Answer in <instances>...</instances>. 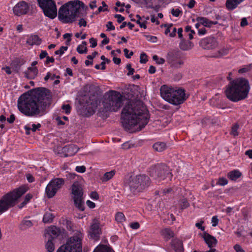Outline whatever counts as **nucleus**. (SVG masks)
Here are the masks:
<instances>
[{"instance_id": "1", "label": "nucleus", "mask_w": 252, "mask_h": 252, "mask_svg": "<svg viewBox=\"0 0 252 252\" xmlns=\"http://www.w3.org/2000/svg\"><path fill=\"white\" fill-rule=\"evenodd\" d=\"M52 102L51 91L43 87L32 89L22 94L18 100L19 110L27 116L42 115Z\"/></svg>"}, {"instance_id": "2", "label": "nucleus", "mask_w": 252, "mask_h": 252, "mask_svg": "<svg viewBox=\"0 0 252 252\" xmlns=\"http://www.w3.org/2000/svg\"><path fill=\"white\" fill-rule=\"evenodd\" d=\"M122 124L125 129L132 130L138 125L137 131L141 130L149 122L150 116L146 107L140 100H130L122 111Z\"/></svg>"}, {"instance_id": "3", "label": "nucleus", "mask_w": 252, "mask_h": 252, "mask_svg": "<svg viewBox=\"0 0 252 252\" xmlns=\"http://www.w3.org/2000/svg\"><path fill=\"white\" fill-rule=\"evenodd\" d=\"M231 73L227 79L230 81L224 91L226 97L232 102H238L247 97L250 86L248 80L244 78H238L231 80Z\"/></svg>"}, {"instance_id": "4", "label": "nucleus", "mask_w": 252, "mask_h": 252, "mask_svg": "<svg viewBox=\"0 0 252 252\" xmlns=\"http://www.w3.org/2000/svg\"><path fill=\"white\" fill-rule=\"evenodd\" d=\"M81 8L87 9L88 7L79 0L69 1L59 8L58 18L63 23H72L77 18L81 17L80 13Z\"/></svg>"}, {"instance_id": "5", "label": "nucleus", "mask_w": 252, "mask_h": 252, "mask_svg": "<svg viewBox=\"0 0 252 252\" xmlns=\"http://www.w3.org/2000/svg\"><path fill=\"white\" fill-rule=\"evenodd\" d=\"M27 190V187L21 186L3 195L0 199V214L7 211L17 204L20 198Z\"/></svg>"}, {"instance_id": "6", "label": "nucleus", "mask_w": 252, "mask_h": 252, "mask_svg": "<svg viewBox=\"0 0 252 252\" xmlns=\"http://www.w3.org/2000/svg\"><path fill=\"white\" fill-rule=\"evenodd\" d=\"M124 97L120 93L115 91H110L106 93L102 100V111H117L122 106Z\"/></svg>"}, {"instance_id": "7", "label": "nucleus", "mask_w": 252, "mask_h": 252, "mask_svg": "<svg viewBox=\"0 0 252 252\" xmlns=\"http://www.w3.org/2000/svg\"><path fill=\"white\" fill-rule=\"evenodd\" d=\"M151 184L149 177L145 174L130 175L126 182L130 191L133 193L141 192Z\"/></svg>"}, {"instance_id": "8", "label": "nucleus", "mask_w": 252, "mask_h": 252, "mask_svg": "<svg viewBox=\"0 0 252 252\" xmlns=\"http://www.w3.org/2000/svg\"><path fill=\"white\" fill-rule=\"evenodd\" d=\"M149 172L152 177L158 181L166 179H170L172 176L168 167L163 163L157 164L151 166Z\"/></svg>"}, {"instance_id": "9", "label": "nucleus", "mask_w": 252, "mask_h": 252, "mask_svg": "<svg viewBox=\"0 0 252 252\" xmlns=\"http://www.w3.org/2000/svg\"><path fill=\"white\" fill-rule=\"evenodd\" d=\"M71 194L75 206L79 210L83 211L85 210L83 201V190L81 184L75 181L71 186Z\"/></svg>"}, {"instance_id": "10", "label": "nucleus", "mask_w": 252, "mask_h": 252, "mask_svg": "<svg viewBox=\"0 0 252 252\" xmlns=\"http://www.w3.org/2000/svg\"><path fill=\"white\" fill-rule=\"evenodd\" d=\"M57 252H82L81 239L76 236L69 238L66 244L61 246Z\"/></svg>"}, {"instance_id": "11", "label": "nucleus", "mask_w": 252, "mask_h": 252, "mask_svg": "<svg viewBox=\"0 0 252 252\" xmlns=\"http://www.w3.org/2000/svg\"><path fill=\"white\" fill-rule=\"evenodd\" d=\"M37 1L39 6L46 17L53 19L57 16V6L53 0H37Z\"/></svg>"}, {"instance_id": "12", "label": "nucleus", "mask_w": 252, "mask_h": 252, "mask_svg": "<svg viewBox=\"0 0 252 252\" xmlns=\"http://www.w3.org/2000/svg\"><path fill=\"white\" fill-rule=\"evenodd\" d=\"M64 184V180L63 178H57L52 179L45 189L47 197L49 198L54 197Z\"/></svg>"}, {"instance_id": "13", "label": "nucleus", "mask_w": 252, "mask_h": 252, "mask_svg": "<svg viewBox=\"0 0 252 252\" xmlns=\"http://www.w3.org/2000/svg\"><path fill=\"white\" fill-rule=\"evenodd\" d=\"M100 101L96 94H90L86 100V109L89 114L88 116L94 114Z\"/></svg>"}, {"instance_id": "14", "label": "nucleus", "mask_w": 252, "mask_h": 252, "mask_svg": "<svg viewBox=\"0 0 252 252\" xmlns=\"http://www.w3.org/2000/svg\"><path fill=\"white\" fill-rule=\"evenodd\" d=\"M182 54L179 51H172L168 53L167 60L172 67L177 68L184 63L181 59Z\"/></svg>"}, {"instance_id": "15", "label": "nucleus", "mask_w": 252, "mask_h": 252, "mask_svg": "<svg viewBox=\"0 0 252 252\" xmlns=\"http://www.w3.org/2000/svg\"><path fill=\"white\" fill-rule=\"evenodd\" d=\"M187 97L186 96L185 90H175L171 98V100L174 101H169V103L175 105H178L183 103Z\"/></svg>"}, {"instance_id": "16", "label": "nucleus", "mask_w": 252, "mask_h": 252, "mask_svg": "<svg viewBox=\"0 0 252 252\" xmlns=\"http://www.w3.org/2000/svg\"><path fill=\"white\" fill-rule=\"evenodd\" d=\"M101 233V231L99 227V223L97 220L94 219L93 223L90 226V229L89 232L90 238L97 241L99 240Z\"/></svg>"}, {"instance_id": "17", "label": "nucleus", "mask_w": 252, "mask_h": 252, "mask_svg": "<svg viewBox=\"0 0 252 252\" xmlns=\"http://www.w3.org/2000/svg\"><path fill=\"white\" fill-rule=\"evenodd\" d=\"M28 3L24 0H22L17 3L13 8L14 14L18 16L26 14L29 10Z\"/></svg>"}, {"instance_id": "18", "label": "nucleus", "mask_w": 252, "mask_h": 252, "mask_svg": "<svg viewBox=\"0 0 252 252\" xmlns=\"http://www.w3.org/2000/svg\"><path fill=\"white\" fill-rule=\"evenodd\" d=\"M199 45L204 49L212 50L218 47V44L215 37L210 36L202 39Z\"/></svg>"}, {"instance_id": "19", "label": "nucleus", "mask_w": 252, "mask_h": 252, "mask_svg": "<svg viewBox=\"0 0 252 252\" xmlns=\"http://www.w3.org/2000/svg\"><path fill=\"white\" fill-rule=\"evenodd\" d=\"M79 148L77 146L74 144H70L62 148L61 152H59V154L63 157L72 156L76 154Z\"/></svg>"}, {"instance_id": "20", "label": "nucleus", "mask_w": 252, "mask_h": 252, "mask_svg": "<svg viewBox=\"0 0 252 252\" xmlns=\"http://www.w3.org/2000/svg\"><path fill=\"white\" fill-rule=\"evenodd\" d=\"M174 90V89L168 87L166 85H162L160 89V95L166 101L168 102L169 101H173L171 100V98Z\"/></svg>"}, {"instance_id": "21", "label": "nucleus", "mask_w": 252, "mask_h": 252, "mask_svg": "<svg viewBox=\"0 0 252 252\" xmlns=\"http://www.w3.org/2000/svg\"><path fill=\"white\" fill-rule=\"evenodd\" d=\"M203 238L209 248L215 247L217 244L216 238L206 232L203 233Z\"/></svg>"}, {"instance_id": "22", "label": "nucleus", "mask_w": 252, "mask_h": 252, "mask_svg": "<svg viewBox=\"0 0 252 252\" xmlns=\"http://www.w3.org/2000/svg\"><path fill=\"white\" fill-rule=\"evenodd\" d=\"M60 230L59 228L55 226H52L49 227L47 230L45 236L46 237H48V238L54 239L60 235Z\"/></svg>"}, {"instance_id": "23", "label": "nucleus", "mask_w": 252, "mask_h": 252, "mask_svg": "<svg viewBox=\"0 0 252 252\" xmlns=\"http://www.w3.org/2000/svg\"><path fill=\"white\" fill-rule=\"evenodd\" d=\"M41 42L42 39L36 34H31L26 41V43L31 46L39 45Z\"/></svg>"}, {"instance_id": "24", "label": "nucleus", "mask_w": 252, "mask_h": 252, "mask_svg": "<svg viewBox=\"0 0 252 252\" xmlns=\"http://www.w3.org/2000/svg\"><path fill=\"white\" fill-rule=\"evenodd\" d=\"M38 71L36 67H29L27 71L24 72L25 76L30 79H34L38 74Z\"/></svg>"}, {"instance_id": "25", "label": "nucleus", "mask_w": 252, "mask_h": 252, "mask_svg": "<svg viewBox=\"0 0 252 252\" xmlns=\"http://www.w3.org/2000/svg\"><path fill=\"white\" fill-rule=\"evenodd\" d=\"M196 20L198 22H200L201 25L208 28L211 27L213 25H217L218 23L217 21H212L204 17H197Z\"/></svg>"}, {"instance_id": "26", "label": "nucleus", "mask_w": 252, "mask_h": 252, "mask_svg": "<svg viewBox=\"0 0 252 252\" xmlns=\"http://www.w3.org/2000/svg\"><path fill=\"white\" fill-rule=\"evenodd\" d=\"M24 63L25 61L24 60L16 58L11 62L10 65L13 69L16 72H18L21 66L24 64Z\"/></svg>"}, {"instance_id": "27", "label": "nucleus", "mask_w": 252, "mask_h": 252, "mask_svg": "<svg viewBox=\"0 0 252 252\" xmlns=\"http://www.w3.org/2000/svg\"><path fill=\"white\" fill-rule=\"evenodd\" d=\"M29 218V217H26L21 221V223L19 225V229L22 231H24L31 227L33 225V223L32 221L30 220H27V219Z\"/></svg>"}, {"instance_id": "28", "label": "nucleus", "mask_w": 252, "mask_h": 252, "mask_svg": "<svg viewBox=\"0 0 252 252\" xmlns=\"http://www.w3.org/2000/svg\"><path fill=\"white\" fill-rule=\"evenodd\" d=\"M172 247L176 252H183L184 248L182 242L177 239H174L171 242Z\"/></svg>"}, {"instance_id": "29", "label": "nucleus", "mask_w": 252, "mask_h": 252, "mask_svg": "<svg viewBox=\"0 0 252 252\" xmlns=\"http://www.w3.org/2000/svg\"><path fill=\"white\" fill-rule=\"evenodd\" d=\"M168 146L163 142H157L153 145V148L155 152H162L166 150Z\"/></svg>"}, {"instance_id": "30", "label": "nucleus", "mask_w": 252, "mask_h": 252, "mask_svg": "<svg viewBox=\"0 0 252 252\" xmlns=\"http://www.w3.org/2000/svg\"><path fill=\"white\" fill-rule=\"evenodd\" d=\"M244 0H227L225 5L228 10H232L236 8L238 5Z\"/></svg>"}, {"instance_id": "31", "label": "nucleus", "mask_w": 252, "mask_h": 252, "mask_svg": "<svg viewBox=\"0 0 252 252\" xmlns=\"http://www.w3.org/2000/svg\"><path fill=\"white\" fill-rule=\"evenodd\" d=\"M193 46V44L192 42L190 41H187L184 39H181V42L180 43V48L184 51L189 50L192 48Z\"/></svg>"}, {"instance_id": "32", "label": "nucleus", "mask_w": 252, "mask_h": 252, "mask_svg": "<svg viewBox=\"0 0 252 252\" xmlns=\"http://www.w3.org/2000/svg\"><path fill=\"white\" fill-rule=\"evenodd\" d=\"M241 176V172L238 170H232L227 174V177L232 181H236Z\"/></svg>"}, {"instance_id": "33", "label": "nucleus", "mask_w": 252, "mask_h": 252, "mask_svg": "<svg viewBox=\"0 0 252 252\" xmlns=\"http://www.w3.org/2000/svg\"><path fill=\"white\" fill-rule=\"evenodd\" d=\"M94 252H115L114 250L109 246L105 245H99L94 250Z\"/></svg>"}, {"instance_id": "34", "label": "nucleus", "mask_w": 252, "mask_h": 252, "mask_svg": "<svg viewBox=\"0 0 252 252\" xmlns=\"http://www.w3.org/2000/svg\"><path fill=\"white\" fill-rule=\"evenodd\" d=\"M178 205L181 210H183L189 206V203L187 198L183 197H182L178 202Z\"/></svg>"}, {"instance_id": "35", "label": "nucleus", "mask_w": 252, "mask_h": 252, "mask_svg": "<svg viewBox=\"0 0 252 252\" xmlns=\"http://www.w3.org/2000/svg\"><path fill=\"white\" fill-rule=\"evenodd\" d=\"M161 234L166 239H170L174 237V232L169 228H165L161 230Z\"/></svg>"}, {"instance_id": "36", "label": "nucleus", "mask_w": 252, "mask_h": 252, "mask_svg": "<svg viewBox=\"0 0 252 252\" xmlns=\"http://www.w3.org/2000/svg\"><path fill=\"white\" fill-rule=\"evenodd\" d=\"M54 218V216L53 214L51 213H46L43 216V221L44 223H51Z\"/></svg>"}, {"instance_id": "37", "label": "nucleus", "mask_w": 252, "mask_h": 252, "mask_svg": "<svg viewBox=\"0 0 252 252\" xmlns=\"http://www.w3.org/2000/svg\"><path fill=\"white\" fill-rule=\"evenodd\" d=\"M53 239L48 238L45 247L48 252H53L55 249V246L53 243Z\"/></svg>"}, {"instance_id": "38", "label": "nucleus", "mask_w": 252, "mask_h": 252, "mask_svg": "<svg viewBox=\"0 0 252 252\" xmlns=\"http://www.w3.org/2000/svg\"><path fill=\"white\" fill-rule=\"evenodd\" d=\"M115 171L111 170L110 172H108L105 173L103 177L102 180L103 181H107L110 180L115 175Z\"/></svg>"}, {"instance_id": "39", "label": "nucleus", "mask_w": 252, "mask_h": 252, "mask_svg": "<svg viewBox=\"0 0 252 252\" xmlns=\"http://www.w3.org/2000/svg\"><path fill=\"white\" fill-rule=\"evenodd\" d=\"M239 127V124L238 123H235L231 127L230 134L234 137L238 136L239 134V132H238Z\"/></svg>"}, {"instance_id": "40", "label": "nucleus", "mask_w": 252, "mask_h": 252, "mask_svg": "<svg viewBox=\"0 0 252 252\" xmlns=\"http://www.w3.org/2000/svg\"><path fill=\"white\" fill-rule=\"evenodd\" d=\"M228 51L227 49H222L218 51L217 53H215L214 55L211 57L213 58H220L224 55L227 54Z\"/></svg>"}, {"instance_id": "41", "label": "nucleus", "mask_w": 252, "mask_h": 252, "mask_svg": "<svg viewBox=\"0 0 252 252\" xmlns=\"http://www.w3.org/2000/svg\"><path fill=\"white\" fill-rule=\"evenodd\" d=\"M115 220L118 222H122L125 220V217L123 213L118 212L115 215Z\"/></svg>"}, {"instance_id": "42", "label": "nucleus", "mask_w": 252, "mask_h": 252, "mask_svg": "<svg viewBox=\"0 0 252 252\" xmlns=\"http://www.w3.org/2000/svg\"><path fill=\"white\" fill-rule=\"evenodd\" d=\"M227 183L228 180L224 177L220 178L217 182V185H219L222 186L227 185Z\"/></svg>"}, {"instance_id": "43", "label": "nucleus", "mask_w": 252, "mask_h": 252, "mask_svg": "<svg viewBox=\"0 0 252 252\" xmlns=\"http://www.w3.org/2000/svg\"><path fill=\"white\" fill-rule=\"evenodd\" d=\"M212 123L211 120L208 118H204L201 121L202 126L204 127L210 125Z\"/></svg>"}, {"instance_id": "44", "label": "nucleus", "mask_w": 252, "mask_h": 252, "mask_svg": "<svg viewBox=\"0 0 252 252\" xmlns=\"http://www.w3.org/2000/svg\"><path fill=\"white\" fill-rule=\"evenodd\" d=\"M68 47L67 46H61L59 50L55 51V54L56 55H62L65 51L67 50Z\"/></svg>"}, {"instance_id": "45", "label": "nucleus", "mask_w": 252, "mask_h": 252, "mask_svg": "<svg viewBox=\"0 0 252 252\" xmlns=\"http://www.w3.org/2000/svg\"><path fill=\"white\" fill-rule=\"evenodd\" d=\"M140 59V62L141 63H146L148 61L147 56L144 53L141 54Z\"/></svg>"}, {"instance_id": "46", "label": "nucleus", "mask_w": 252, "mask_h": 252, "mask_svg": "<svg viewBox=\"0 0 252 252\" xmlns=\"http://www.w3.org/2000/svg\"><path fill=\"white\" fill-rule=\"evenodd\" d=\"M83 46H82V45H79L78 46V47L76 49V50L78 53L82 54H86L87 53L88 49L86 47H84V50H80V48H83Z\"/></svg>"}, {"instance_id": "47", "label": "nucleus", "mask_w": 252, "mask_h": 252, "mask_svg": "<svg viewBox=\"0 0 252 252\" xmlns=\"http://www.w3.org/2000/svg\"><path fill=\"white\" fill-rule=\"evenodd\" d=\"M62 108L65 111L66 114H68L70 113L71 106L69 104H63L62 105Z\"/></svg>"}, {"instance_id": "48", "label": "nucleus", "mask_w": 252, "mask_h": 252, "mask_svg": "<svg viewBox=\"0 0 252 252\" xmlns=\"http://www.w3.org/2000/svg\"><path fill=\"white\" fill-rule=\"evenodd\" d=\"M171 13L173 16L178 17L180 14L182 13V11L178 8L175 9L173 8L171 11Z\"/></svg>"}, {"instance_id": "49", "label": "nucleus", "mask_w": 252, "mask_h": 252, "mask_svg": "<svg viewBox=\"0 0 252 252\" xmlns=\"http://www.w3.org/2000/svg\"><path fill=\"white\" fill-rule=\"evenodd\" d=\"M126 68L127 70H128V72L127 73L128 76L131 75L133 74L134 72V69L131 67V64L128 63L126 64Z\"/></svg>"}, {"instance_id": "50", "label": "nucleus", "mask_w": 252, "mask_h": 252, "mask_svg": "<svg viewBox=\"0 0 252 252\" xmlns=\"http://www.w3.org/2000/svg\"><path fill=\"white\" fill-rule=\"evenodd\" d=\"M86 167L84 165L76 167L75 170L79 173H84L86 171Z\"/></svg>"}, {"instance_id": "51", "label": "nucleus", "mask_w": 252, "mask_h": 252, "mask_svg": "<svg viewBox=\"0 0 252 252\" xmlns=\"http://www.w3.org/2000/svg\"><path fill=\"white\" fill-rule=\"evenodd\" d=\"M250 69H251V65H249L245 67L240 69L238 71V72L239 73H246V72L249 71L250 70Z\"/></svg>"}, {"instance_id": "52", "label": "nucleus", "mask_w": 252, "mask_h": 252, "mask_svg": "<svg viewBox=\"0 0 252 252\" xmlns=\"http://www.w3.org/2000/svg\"><path fill=\"white\" fill-rule=\"evenodd\" d=\"M124 52L125 57L127 59L130 58L133 55V52L132 51H131L129 54V50L126 48L124 49Z\"/></svg>"}, {"instance_id": "53", "label": "nucleus", "mask_w": 252, "mask_h": 252, "mask_svg": "<svg viewBox=\"0 0 252 252\" xmlns=\"http://www.w3.org/2000/svg\"><path fill=\"white\" fill-rule=\"evenodd\" d=\"M90 43L91 44V47L92 48H94L97 45V40L96 39L92 37L89 40Z\"/></svg>"}, {"instance_id": "54", "label": "nucleus", "mask_w": 252, "mask_h": 252, "mask_svg": "<svg viewBox=\"0 0 252 252\" xmlns=\"http://www.w3.org/2000/svg\"><path fill=\"white\" fill-rule=\"evenodd\" d=\"M172 26H173L172 24H164V25H162L161 26V27H167L164 33L165 34H167L168 33H169L170 32V28L171 27H172Z\"/></svg>"}, {"instance_id": "55", "label": "nucleus", "mask_w": 252, "mask_h": 252, "mask_svg": "<svg viewBox=\"0 0 252 252\" xmlns=\"http://www.w3.org/2000/svg\"><path fill=\"white\" fill-rule=\"evenodd\" d=\"M114 17L117 18V22L119 23H122L125 20V17L120 14H115Z\"/></svg>"}, {"instance_id": "56", "label": "nucleus", "mask_w": 252, "mask_h": 252, "mask_svg": "<svg viewBox=\"0 0 252 252\" xmlns=\"http://www.w3.org/2000/svg\"><path fill=\"white\" fill-rule=\"evenodd\" d=\"M106 26L107 28V31L114 30L115 29V27L113 25L112 22L111 21L107 22Z\"/></svg>"}, {"instance_id": "57", "label": "nucleus", "mask_w": 252, "mask_h": 252, "mask_svg": "<svg viewBox=\"0 0 252 252\" xmlns=\"http://www.w3.org/2000/svg\"><path fill=\"white\" fill-rule=\"evenodd\" d=\"M218 222L219 219L217 216H213L212 218V226L214 227L216 226L218 224Z\"/></svg>"}, {"instance_id": "58", "label": "nucleus", "mask_w": 252, "mask_h": 252, "mask_svg": "<svg viewBox=\"0 0 252 252\" xmlns=\"http://www.w3.org/2000/svg\"><path fill=\"white\" fill-rule=\"evenodd\" d=\"M145 37L148 39L149 41L152 42H156L157 40V37L156 36L152 35H145Z\"/></svg>"}, {"instance_id": "59", "label": "nucleus", "mask_w": 252, "mask_h": 252, "mask_svg": "<svg viewBox=\"0 0 252 252\" xmlns=\"http://www.w3.org/2000/svg\"><path fill=\"white\" fill-rule=\"evenodd\" d=\"M78 25L79 27H86L87 26V21L84 18H80L79 20Z\"/></svg>"}, {"instance_id": "60", "label": "nucleus", "mask_w": 252, "mask_h": 252, "mask_svg": "<svg viewBox=\"0 0 252 252\" xmlns=\"http://www.w3.org/2000/svg\"><path fill=\"white\" fill-rule=\"evenodd\" d=\"M234 249L236 251V252H245L241 246L238 244L234 245Z\"/></svg>"}, {"instance_id": "61", "label": "nucleus", "mask_w": 252, "mask_h": 252, "mask_svg": "<svg viewBox=\"0 0 252 252\" xmlns=\"http://www.w3.org/2000/svg\"><path fill=\"white\" fill-rule=\"evenodd\" d=\"M130 226L133 229H137L139 228L140 224L138 222H134L130 223Z\"/></svg>"}, {"instance_id": "62", "label": "nucleus", "mask_w": 252, "mask_h": 252, "mask_svg": "<svg viewBox=\"0 0 252 252\" xmlns=\"http://www.w3.org/2000/svg\"><path fill=\"white\" fill-rule=\"evenodd\" d=\"M145 4L146 5V8H150L153 7V3L152 0H143Z\"/></svg>"}, {"instance_id": "63", "label": "nucleus", "mask_w": 252, "mask_h": 252, "mask_svg": "<svg viewBox=\"0 0 252 252\" xmlns=\"http://www.w3.org/2000/svg\"><path fill=\"white\" fill-rule=\"evenodd\" d=\"M162 192L163 194H166L167 193H173L174 192V191L173 189L168 188L163 189L162 191Z\"/></svg>"}, {"instance_id": "64", "label": "nucleus", "mask_w": 252, "mask_h": 252, "mask_svg": "<svg viewBox=\"0 0 252 252\" xmlns=\"http://www.w3.org/2000/svg\"><path fill=\"white\" fill-rule=\"evenodd\" d=\"M90 196L92 199L95 200H97L99 198V195L96 191L92 192Z\"/></svg>"}]
</instances>
